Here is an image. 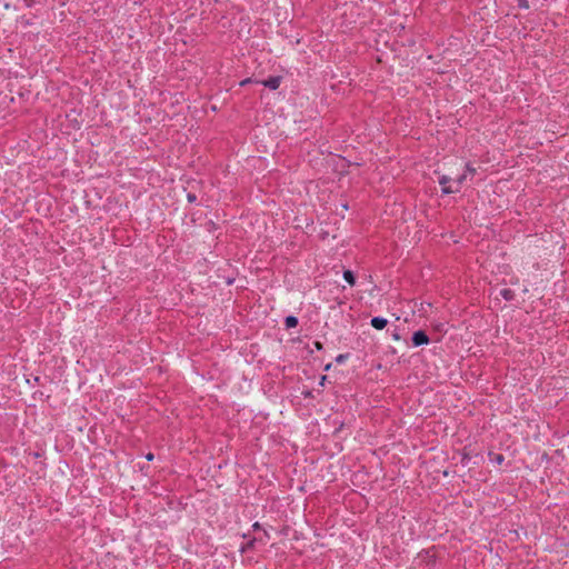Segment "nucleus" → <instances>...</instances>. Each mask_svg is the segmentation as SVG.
I'll use <instances>...</instances> for the list:
<instances>
[{"label":"nucleus","mask_w":569,"mask_h":569,"mask_svg":"<svg viewBox=\"0 0 569 569\" xmlns=\"http://www.w3.org/2000/svg\"><path fill=\"white\" fill-rule=\"evenodd\" d=\"M411 341L415 347H420L422 345H428L430 339L425 330H418L413 332Z\"/></svg>","instance_id":"obj_1"},{"label":"nucleus","mask_w":569,"mask_h":569,"mask_svg":"<svg viewBox=\"0 0 569 569\" xmlns=\"http://www.w3.org/2000/svg\"><path fill=\"white\" fill-rule=\"evenodd\" d=\"M450 181H451V178H449L447 176H441L439 178L438 182L442 187V193L451 194V193L459 192V188H453L452 186L449 184Z\"/></svg>","instance_id":"obj_2"},{"label":"nucleus","mask_w":569,"mask_h":569,"mask_svg":"<svg viewBox=\"0 0 569 569\" xmlns=\"http://www.w3.org/2000/svg\"><path fill=\"white\" fill-rule=\"evenodd\" d=\"M281 81H282L281 76H274V77H269L266 80L256 81V82L263 84L264 87L269 88L270 90H277L280 87Z\"/></svg>","instance_id":"obj_3"},{"label":"nucleus","mask_w":569,"mask_h":569,"mask_svg":"<svg viewBox=\"0 0 569 569\" xmlns=\"http://www.w3.org/2000/svg\"><path fill=\"white\" fill-rule=\"evenodd\" d=\"M388 321L385 318L381 317H373L371 319V326L377 330H382L387 327Z\"/></svg>","instance_id":"obj_4"},{"label":"nucleus","mask_w":569,"mask_h":569,"mask_svg":"<svg viewBox=\"0 0 569 569\" xmlns=\"http://www.w3.org/2000/svg\"><path fill=\"white\" fill-rule=\"evenodd\" d=\"M500 296L506 300V301H512L516 297L515 295V291L509 289V288H505L500 291Z\"/></svg>","instance_id":"obj_5"},{"label":"nucleus","mask_w":569,"mask_h":569,"mask_svg":"<svg viewBox=\"0 0 569 569\" xmlns=\"http://www.w3.org/2000/svg\"><path fill=\"white\" fill-rule=\"evenodd\" d=\"M298 318L295 316H288L284 319V326L287 329L296 328L298 326Z\"/></svg>","instance_id":"obj_6"},{"label":"nucleus","mask_w":569,"mask_h":569,"mask_svg":"<svg viewBox=\"0 0 569 569\" xmlns=\"http://www.w3.org/2000/svg\"><path fill=\"white\" fill-rule=\"evenodd\" d=\"M343 279L350 284V286H355L356 284V276L353 273V271L351 270H345L343 271Z\"/></svg>","instance_id":"obj_7"},{"label":"nucleus","mask_w":569,"mask_h":569,"mask_svg":"<svg viewBox=\"0 0 569 569\" xmlns=\"http://www.w3.org/2000/svg\"><path fill=\"white\" fill-rule=\"evenodd\" d=\"M256 541H257V539H256V538L250 539L246 545H243V546L241 547V551H242V552H246V551H248V550L252 549V548H253V546H254V542H256Z\"/></svg>","instance_id":"obj_8"},{"label":"nucleus","mask_w":569,"mask_h":569,"mask_svg":"<svg viewBox=\"0 0 569 569\" xmlns=\"http://www.w3.org/2000/svg\"><path fill=\"white\" fill-rule=\"evenodd\" d=\"M466 179H467V173H463V174L459 176L455 180V183L457 184L455 188H459L460 189L461 184L465 182Z\"/></svg>","instance_id":"obj_9"},{"label":"nucleus","mask_w":569,"mask_h":569,"mask_svg":"<svg viewBox=\"0 0 569 569\" xmlns=\"http://www.w3.org/2000/svg\"><path fill=\"white\" fill-rule=\"evenodd\" d=\"M349 357L348 353H341L336 357V362L342 363L346 361V359Z\"/></svg>","instance_id":"obj_10"},{"label":"nucleus","mask_w":569,"mask_h":569,"mask_svg":"<svg viewBox=\"0 0 569 569\" xmlns=\"http://www.w3.org/2000/svg\"><path fill=\"white\" fill-rule=\"evenodd\" d=\"M517 2H518V7L521 8V9H528L529 8L528 0H517Z\"/></svg>","instance_id":"obj_11"},{"label":"nucleus","mask_w":569,"mask_h":569,"mask_svg":"<svg viewBox=\"0 0 569 569\" xmlns=\"http://www.w3.org/2000/svg\"><path fill=\"white\" fill-rule=\"evenodd\" d=\"M187 200H188V202H190V203L196 202V200H197V196H196L194 193L189 192V193L187 194Z\"/></svg>","instance_id":"obj_12"},{"label":"nucleus","mask_w":569,"mask_h":569,"mask_svg":"<svg viewBox=\"0 0 569 569\" xmlns=\"http://www.w3.org/2000/svg\"><path fill=\"white\" fill-rule=\"evenodd\" d=\"M466 171L471 174L476 173V169L470 163L466 164Z\"/></svg>","instance_id":"obj_13"},{"label":"nucleus","mask_w":569,"mask_h":569,"mask_svg":"<svg viewBox=\"0 0 569 569\" xmlns=\"http://www.w3.org/2000/svg\"><path fill=\"white\" fill-rule=\"evenodd\" d=\"M505 460V457L500 453L495 456V461L501 463Z\"/></svg>","instance_id":"obj_14"},{"label":"nucleus","mask_w":569,"mask_h":569,"mask_svg":"<svg viewBox=\"0 0 569 569\" xmlns=\"http://www.w3.org/2000/svg\"><path fill=\"white\" fill-rule=\"evenodd\" d=\"M251 82H252V79H251V78H247V79H244V80H242V81L240 82V86H241V87H244V86H247V84H249V83H251Z\"/></svg>","instance_id":"obj_15"},{"label":"nucleus","mask_w":569,"mask_h":569,"mask_svg":"<svg viewBox=\"0 0 569 569\" xmlns=\"http://www.w3.org/2000/svg\"><path fill=\"white\" fill-rule=\"evenodd\" d=\"M313 346L317 350H322L323 349V345L320 342V341H315L313 342Z\"/></svg>","instance_id":"obj_16"},{"label":"nucleus","mask_w":569,"mask_h":569,"mask_svg":"<svg viewBox=\"0 0 569 569\" xmlns=\"http://www.w3.org/2000/svg\"><path fill=\"white\" fill-rule=\"evenodd\" d=\"M392 338H393L395 340H400V339H401L400 333H399L397 330H395V331L392 332Z\"/></svg>","instance_id":"obj_17"},{"label":"nucleus","mask_w":569,"mask_h":569,"mask_svg":"<svg viewBox=\"0 0 569 569\" xmlns=\"http://www.w3.org/2000/svg\"><path fill=\"white\" fill-rule=\"evenodd\" d=\"M153 457H154V456H153V453L149 452V453L146 456V459H147V460H149V461H151V460H153Z\"/></svg>","instance_id":"obj_18"},{"label":"nucleus","mask_w":569,"mask_h":569,"mask_svg":"<svg viewBox=\"0 0 569 569\" xmlns=\"http://www.w3.org/2000/svg\"><path fill=\"white\" fill-rule=\"evenodd\" d=\"M252 527L254 530L261 529V526L259 522H254Z\"/></svg>","instance_id":"obj_19"},{"label":"nucleus","mask_w":569,"mask_h":569,"mask_svg":"<svg viewBox=\"0 0 569 569\" xmlns=\"http://www.w3.org/2000/svg\"><path fill=\"white\" fill-rule=\"evenodd\" d=\"M330 368H331V363H328V365L325 366V370L326 371L330 370Z\"/></svg>","instance_id":"obj_20"},{"label":"nucleus","mask_w":569,"mask_h":569,"mask_svg":"<svg viewBox=\"0 0 569 569\" xmlns=\"http://www.w3.org/2000/svg\"><path fill=\"white\" fill-rule=\"evenodd\" d=\"M325 380H326V376H323V377L321 378V385H322V386H323V383H325Z\"/></svg>","instance_id":"obj_21"}]
</instances>
